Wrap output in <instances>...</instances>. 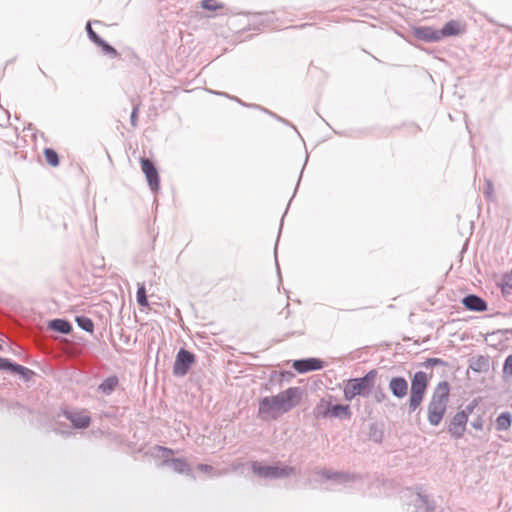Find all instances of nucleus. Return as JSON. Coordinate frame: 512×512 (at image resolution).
Returning a JSON list of instances; mask_svg holds the SVG:
<instances>
[{"label": "nucleus", "mask_w": 512, "mask_h": 512, "mask_svg": "<svg viewBox=\"0 0 512 512\" xmlns=\"http://www.w3.org/2000/svg\"><path fill=\"white\" fill-rule=\"evenodd\" d=\"M302 398L300 387H290L275 396H266L259 401L258 415L262 419L276 420L296 407Z\"/></svg>", "instance_id": "obj_1"}, {"label": "nucleus", "mask_w": 512, "mask_h": 512, "mask_svg": "<svg viewBox=\"0 0 512 512\" xmlns=\"http://www.w3.org/2000/svg\"><path fill=\"white\" fill-rule=\"evenodd\" d=\"M450 386L447 381H441L435 387L431 400L427 407L428 422L432 426H438L447 410Z\"/></svg>", "instance_id": "obj_2"}, {"label": "nucleus", "mask_w": 512, "mask_h": 512, "mask_svg": "<svg viewBox=\"0 0 512 512\" xmlns=\"http://www.w3.org/2000/svg\"><path fill=\"white\" fill-rule=\"evenodd\" d=\"M377 373L376 369H372L362 377L348 380L343 389L345 400L351 401L356 396L367 397L374 388Z\"/></svg>", "instance_id": "obj_3"}, {"label": "nucleus", "mask_w": 512, "mask_h": 512, "mask_svg": "<svg viewBox=\"0 0 512 512\" xmlns=\"http://www.w3.org/2000/svg\"><path fill=\"white\" fill-rule=\"evenodd\" d=\"M428 386V378L425 372L418 371L414 374L411 381V391L409 398V412H414L422 403L426 389Z\"/></svg>", "instance_id": "obj_4"}, {"label": "nucleus", "mask_w": 512, "mask_h": 512, "mask_svg": "<svg viewBox=\"0 0 512 512\" xmlns=\"http://www.w3.org/2000/svg\"><path fill=\"white\" fill-rule=\"evenodd\" d=\"M251 468L253 473L264 479H281L289 477L295 473V468L291 466H265L257 461L252 462Z\"/></svg>", "instance_id": "obj_5"}, {"label": "nucleus", "mask_w": 512, "mask_h": 512, "mask_svg": "<svg viewBox=\"0 0 512 512\" xmlns=\"http://www.w3.org/2000/svg\"><path fill=\"white\" fill-rule=\"evenodd\" d=\"M318 474L327 480H331L336 484L343 485L348 488H352L354 484L363 482V476L360 474L332 471L330 469H322Z\"/></svg>", "instance_id": "obj_6"}, {"label": "nucleus", "mask_w": 512, "mask_h": 512, "mask_svg": "<svg viewBox=\"0 0 512 512\" xmlns=\"http://www.w3.org/2000/svg\"><path fill=\"white\" fill-rule=\"evenodd\" d=\"M194 362L195 355L192 352L181 348L176 355L173 365V374L178 377L185 376Z\"/></svg>", "instance_id": "obj_7"}, {"label": "nucleus", "mask_w": 512, "mask_h": 512, "mask_svg": "<svg viewBox=\"0 0 512 512\" xmlns=\"http://www.w3.org/2000/svg\"><path fill=\"white\" fill-rule=\"evenodd\" d=\"M467 422L468 417L466 411L457 412L449 422L448 433L456 440L462 438L466 431Z\"/></svg>", "instance_id": "obj_8"}, {"label": "nucleus", "mask_w": 512, "mask_h": 512, "mask_svg": "<svg viewBox=\"0 0 512 512\" xmlns=\"http://www.w3.org/2000/svg\"><path fill=\"white\" fill-rule=\"evenodd\" d=\"M142 171L146 176L148 185L152 191L159 189V174L154 163L148 158L141 159Z\"/></svg>", "instance_id": "obj_9"}, {"label": "nucleus", "mask_w": 512, "mask_h": 512, "mask_svg": "<svg viewBox=\"0 0 512 512\" xmlns=\"http://www.w3.org/2000/svg\"><path fill=\"white\" fill-rule=\"evenodd\" d=\"M160 466L170 467L176 473L185 474L186 476H189L192 479H195L192 468L190 467V465L188 464V462L185 459H182V458L167 459V458H165L161 462Z\"/></svg>", "instance_id": "obj_10"}, {"label": "nucleus", "mask_w": 512, "mask_h": 512, "mask_svg": "<svg viewBox=\"0 0 512 512\" xmlns=\"http://www.w3.org/2000/svg\"><path fill=\"white\" fill-rule=\"evenodd\" d=\"M0 370L9 371L12 374H18L25 380H29L30 376L33 374L30 369L3 357H0Z\"/></svg>", "instance_id": "obj_11"}, {"label": "nucleus", "mask_w": 512, "mask_h": 512, "mask_svg": "<svg viewBox=\"0 0 512 512\" xmlns=\"http://www.w3.org/2000/svg\"><path fill=\"white\" fill-rule=\"evenodd\" d=\"M323 367V361L317 358L299 359L293 362V368L299 373L320 370Z\"/></svg>", "instance_id": "obj_12"}, {"label": "nucleus", "mask_w": 512, "mask_h": 512, "mask_svg": "<svg viewBox=\"0 0 512 512\" xmlns=\"http://www.w3.org/2000/svg\"><path fill=\"white\" fill-rule=\"evenodd\" d=\"M63 415L69 420L76 429L87 428L91 423L90 416L85 412L63 411Z\"/></svg>", "instance_id": "obj_13"}, {"label": "nucleus", "mask_w": 512, "mask_h": 512, "mask_svg": "<svg viewBox=\"0 0 512 512\" xmlns=\"http://www.w3.org/2000/svg\"><path fill=\"white\" fill-rule=\"evenodd\" d=\"M462 304L467 310L475 312H484L488 305L486 301L478 295L469 294L462 299Z\"/></svg>", "instance_id": "obj_14"}, {"label": "nucleus", "mask_w": 512, "mask_h": 512, "mask_svg": "<svg viewBox=\"0 0 512 512\" xmlns=\"http://www.w3.org/2000/svg\"><path fill=\"white\" fill-rule=\"evenodd\" d=\"M392 395L397 398H404L408 392V382L401 376L392 377L388 384Z\"/></svg>", "instance_id": "obj_15"}, {"label": "nucleus", "mask_w": 512, "mask_h": 512, "mask_svg": "<svg viewBox=\"0 0 512 512\" xmlns=\"http://www.w3.org/2000/svg\"><path fill=\"white\" fill-rule=\"evenodd\" d=\"M415 35L419 40L426 42H437L441 40L439 30L431 27H420L415 30Z\"/></svg>", "instance_id": "obj_16"}, {"label": "nucleus", "mask_w": 512, "mask_h": 512, "mask_svg": "<svg viewBox=\"0 0 512 512\" xmlns=\"http://www.w3.org/2000/svg\"><path fill=\"white\" fill-rule=\"evenodd\" d=\"M48 328L52 331L61 333V334H69L72 331V325L69 321L65 319L56 318L48 323Z\"/></svg>", "instance_id": "obj_17"}, {"label": "nucleus", "mask_w": 512, "mask_h": 512, "mask_svg": "<svg viewBox=\"0 0 512 512\" xmlns=\"http://www.w3.org/2000/svg\"><path fill=\"white\" fill-rule=\"evenodd\" d=\"M332 403L322 398L314 407L313 415L316 419L328 418L330 415Z\"/></svg>", "instance_id": "obj_18"}, {"label": "nucleus", "mask_w": 512, "mask_h": 512, "mask_svg": "<svg viewBox=\"0 0 512 512\" xmlns=\"http://www.w3.org/2000/svg\"><path fill=\"white\" fill-rule=\"evenodd\" d=\"M119 379L116 375H112L104 379L98 386V391L104 395H110L118 386Z\"/></svg>", "instance_id": "obj_19"}, {"label": "nucleus", "mask_w": 512, "mask_h": 512, "mask_svg": "<svg viewBox=\"0 0 512 512\" xmlns=\"http://www.w3.org/2000/svg\"><path fill=\"white\" fill-rule=\"evenodd\" d=\"M331 418L350 419L351 410L349 405L336 404L331 405L330 415Z\"/></svg>", "instance_id": "obj_20"}, {"label": "nucleus", "mask_w": 512, "mask_h": 512, "mask_svg": "<svg viewBox=\"0 0 512 512\" xmlns=\"http://www.w3.org/2000/svg\"><path fill=\"white\" fill-rule=\"evenodd\" d=\"M460 33V24L458 21L450 20L447 22L442 29L439 30L440 38L455 36Z\"/></svg>", "instance_id": "obj_21"}, {"label": "nucleus", "mask_w": 512, "mask_h": 512, "mask_svg": "<svg viewBox=\"0 0 512 512\" xmlns=\"http://www.w3.org/2000/svg\"><path fill=\"white\" fill-rule=\"evenodd\" d=\"M512 425V414L502 412L496 419V430L507 431Z\"/></svg>", "instance_id": "obj_22"}, {"label": "nucleus", "mask_w": 512, "mask_h": 512, "mask_svg": "<svg viewBox=\"0 0 512 512\" xmlns=\"http://www.w3.org/2000/svg\"><path fill=\"white\" fill-rule=\"evenodd\" d=\"M469 367L475 372H486L489 370V360L485 356H478L471 360Z\"/></svg>", "instance_id": "obj_23"}, {"label": "nucleus", "mask_w": 512, "mask_h": 512, "mask_svg": "<svg viewBox=\"0 0 512 512\" xmlns=\"http://www.w3.org/2000/svg\"><path fill=\"white\" fill-rule=\"evenodd\" d=\"M77 325L86 332H93L94 329V323L93 321L86 316H77L75 319Z\"/></svg>", "instance_id": "obj_24"}, {"label": "nucleus", "mask_w": 512, "mask_h": 512, "mask_svg": "<svg viewBox=\"0 0 512 512\" xmlns=\"http://www.w3.org/2000/svg\"><path fill=\"white\" fill-rule=\"evenodd\" d=\"M196 468L200 472L210 474L212 477H220L227 473V469L216 471L211 465L208 464H198Z\"/></svg>", "instance_id": "obj_25"}, {"label": "nucleus", "mask_w": 512, "mask_h": 512, "mask_svg": "<svg viewBox=\"0 0 512 512\" xmlns=\"http://www.w3.org/2000/svg\"><path fill=\"white\" fill-rule=\"evenodd\" d=\"M44 156L46 159V162L50 164L53 167H56L59 165V157L55 150L51 148H45L44 150Z\"/></svg>", "instance_id": "obj_26"}, {"label": "nucleus", "mask_w": 512, "mask_h": 512, "mask_svg": "<svg viewBox=\"0 0 512 512\" xmlns=\"http://www.w3.org/2000/svg\"><path fill=\"white\" fill-rule=\"evenodd\" d=\"M499 285L501 286L503 294L510 293L512 290V272L509 274H504Z\"/></svg>", "instance_id": "obj_27"}, {"label": "nucleus", "mask_w": 512, "mask_h": 512, "mask_svg": "<svg viewBox=\"0 0 512 512\" xmlns=\"http://www.w3.org/2000/svg\"><path fill=\"white\" fill-rule=\"evenodd\" d=\"M136 299H137V303L140 306H142V307L148 306V299H147L146 289H145L144 284H140L138 286L137 293H136Z\"/></svg>", "instance_id": "obj_28"}, {"label": "nucleus", "mask_w": 512, "mask_h": 512, "mask_svg": "<svg viewBox=\"0 0 512 512\" xmlns=\"http://www.w3.org/2000/svg\"><path fill=\"white\" fill-rule=\"evenodd\" d=\"M97 46L102 48L104 54L109 55L111 58H116L118 56V52L114 47L108 44L106 41L102 39V43H97Z\"/></svg>", "instance_id": "obj_29"}, {"label": "nucleus", "mask_w": 512, "mask_h": 512, "mask_svg": "<svg viewBox=\"0 0 512 512\" xmlns=\"http://www.w3.org/2000/svg\"><path fill=\"white\" fill-rule=\"evenodd\" d=\"M86 31L89 39L94 43H102V38L92 29L91 23L88 22L86 25Z\"/></svg>", "instance_id": "obj_30"}, {"label": "nucleus", "mask_w": 512, "mask_h": 512, "mask_svg": "<svg viewBox=\"0 0 512 512\" xmlns=\"http://www.w3.org/2000/svg\"><path fill=\"white\" fill-rule=\"evenodd\" d=\"M503 374L504 377L512 378V354L507 356L503 365Z\"/></svg>", "instance_id": "obj_31"}, {"label": "nucleus", "mask_w": 512, "mask_h": 512, "mask_svg": "<svg viewBox=\"0 0 512 512\" xmlns=\"http://www.w3.org/2000/svg\"><path fill=\"white\" fill-rule=\"evenodd\" d=\"M201 6L206 10L214 11L221 8L223 5L217 3L216 0H203Z\"/></svg>", "instance_id": "obj_32"}, {"label": "nucleus", "mask_w": 512, "mask_h": 512, "mask_svg": "<svg viewBox=\"0 0 512 512\" xmlns=\"http://www.w3.org/2000/svg\"><path fill=\"white\" fill-rule=\"evenodd\" d=\"M422 365L426 368H429V367H434V366H438V365L446 366L447 363L440 358H428Z\"/></svg>", "instance_id": "obj_33"}, {"label": "nucleus", "mask_w": 512, "mask_h": 512, "mask_svg": "<svg viewBox=\"0 0 512 512\" xmlns=\"http://www.w3.org/2000/svg\"><path fill=\"white\" fill-rule=\"evenodd\" d=\"M483 193L487 200H490V201L493 200V183L491 180H489V179L485 180V187H484Z\"/></svg>", "instance_id": "obj_34"}, {"label": "nucleus", "mask_w": 512, "mask_h": 512, "mask_svg": "<svg viewBox=\"0 0 512 512\" xmlns=\"http://www.w3.org/2000/svg\"><path fill=\"white\" fill-rule=\"evenodd\" d=\"M417 500L423 505L426 509V512H434V509L428 506L427 499L425 496L420 493L417 494Z\"/></svg>", "instance_id": "obj_35"}, {"label": "nucleus", "mask_w": 512, "mask_h": 512, "mask_svg": "<svg viewBox=\"0 0 512 512\" xmlns=\"http://www.w3.org/2000/svg\"><path fill=\"white\" fill-rule=\"evenodd\" d=\"M138 119V106H135L131 112L130 122L133 127H136Z\"/></svg>", "instance_id": "obj_36"}, {"label": "nucleus", "mask_w": 512, "mask_h": 512, "mask_svg": "<svg viewBox=\"0 0 512 512\" xmlns=\"http://www.w3.org/2000/svg\"><path fill=\"white\" fill-rule=\"evenodd\" d=\"M374 398L376 402L381 403L386 399V394L381 389H379L375 392Z\"/></svg>", "instance_id": "obj_37"}, {"label": "nucleus", "mask_w": 512, "mask_h": 512, "mask_svg": "<svg viewBox=\"0 0 512 512\" xmlns=\"http://www.w3.org/2000/svg\"><path fill=\"white\" fill-rule=\"evenodd\" d=\"M471 426L476 430H482L483 428V420L481 417H478L477 419L473 420L471 422Z\"/></svg>", "instance_id": "obj_38"}, {"label": "nucleus", "mask_w": 512, "mask_h": 512, "mask_svg": "<svg viewBox=\"0 0 512 512\" xmlns=\"http://www.w3.org/2000/svg\"><path fill=\"white\" fill-rule=\"evenodd\" d=\"M156 449L159 450L160 452H162V456L163 457H166L168 455H173L174 454V451L172 449H170V448H167V447L157 446Z\"/></svg>", "instance_id": "obj_39"}, {"label": "nucleus", "mask_w": 512, "mask_h": 512, "mask_svg": "<svg viewBox=\"0 0 512 512\" xmlns=\"http://www.w3.org/2000/svg\"><path fill=\"white\" fill-rule=\"evenodd\" d=\"M474 410V405L469 404L466 406V408L463 411H466L467 417H469V414H471Z\"/></svg>", "instance_id": "obj_40"}, {"label": "nucleus", "mask_w": 512, "mask_h": 512, "mask_svg": "<svg viewBox=\"0 0 512 512\" xmlns=\"http://www.w3.org/2000/svg\"><path fill=\"white\" fill-rule=\"evenodd\" d=\"M263 110H264L265 112H267L268 114H270V115L274 116L277 120L284 122V119H283V118H281V117H279V116H276L274 113H272V112H270V111H268V110H266V109H263Z\"/></svg>", "instance_id": "obj_41"}, {"label": "nucleus", "mask_w": 512, "mask_h": 512, "mask_svg": "<svg viewBox=\"0 0 512 512\" xmlns=\"http://www.w3.org/2000/svg\"><path fill=\"white\" fill-rule=\"evenodd\" d=\"M231 98H232V99H234V100H236L237 102H239V103H241V104H242V102H241V100H240V99H238V98H236V97H231Z\"/></svg>", "instance_id": "obj_42"}, {"label": "nucleus", "mask_w": 512, "mask_h": 512, "mask_svg": "<svg viewBox=\"0 0 512 512\" xmlns=\"http://www.w3.org/2000/svg\"><path fill=\"white\" fill-rule=\"evenodd\" d=\"M511 31H512V29H511Z\"/></svg>", "instance_id": "obj_43"}]
</instances>
